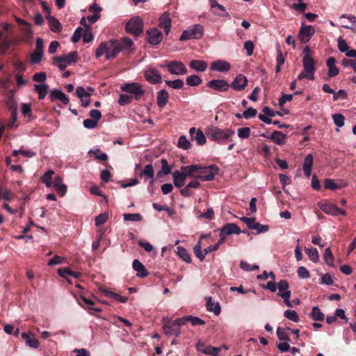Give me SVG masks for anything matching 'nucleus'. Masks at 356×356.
<instances>
[{"label":"nucleus","mask_w":356,"mask_h":356,"mask_svg":"<svg viewBox=\"0 0 356 356\" xmlns=\"http://www.w3.org/2000/svg\"><path fill=\"white\" fill-rule=\"evenodd\" d=\"M302 65L304 70L298 76V80L304 79L314 81L315 79L316 61L313 57V53L309 47H305L302 53Z\"/></svg>","instance_id":"1"},{"label":"nucleus","mask_w":356,"mask_h":356,"mask_svg":"<svg viewBox=\"0 0 356 356\" xmlns=\"http://www.w3.org/2000/svg\"><path fill=\"white\" fill-rule=\"evenodd\" d=\"M122 50L120 42L117 40H110L101 43L96 50V58L105 55L107 60L114 58Z\"/></svg>","instance_id":"2"},{"label":"nucleus","mask_w":356,"mask_h":356,"mask_svg":"<svg viewBox=\"0 0 356 356\" xmlns=\"http://www.w3.org/2000/svg\"><path fill=\"white\" fill-rule=\"evenodd\" d=\"M206 134L209 140L225 144L227 142H232V138L235 132L232 129H220L212 126L207 129Z\"/></svg>","instance_id":"3"},{"label":"nucleus","mask_w":356,"mask_h":356,"mask_svg":"<svg viewBox=\"0 0 356 356\" xmlns=\"http://www.w3.org/2000/svg\"><path fill=\"white\" fill-rule=\"evenodd\" d=\"M54 174V170H49L44 174L41 180L47 188L53 187L61 196H64L67 192V186L63 184V178L58 175L52 181L51 177Z\"/></svg>","instance_id":"4"},{"label":"nucleus","mask_w":356,"mask_h":356,"mask_svg":"<svg viewBox=\"0 0 356 356\" xmlns=\"http://www.w3.org/2000/svg\"><path fill=\"white\" fill-rule=\"evenodd\" d=\"M204 28L201 24H194L184 31L179 40H188L191 39H200L202 37Z\"/></svg>","instance_id":"5"},{"label":"nucleus","mask_w":356,"mask_h":356,"mask_svg":"<svg viewBox=\"0 0 356 356\" xmlns=\"http://www.w3.org/2000/svg\"><path fill=\"white\" fill-rule=\"evenodd\" d=\"M219 171L218 167L215 165H210L208 166H200L197 172V178L202 181H211L214 179L216 174Z\"/></svg>","instance_id":"6"},{"label":"nucleus","mask_w":356,"mask_h":356,"mask_svg":"<svg viewBox=\"0 0 356 356\" xmlns=\"http://www.w3.org/2000/svg\"><path fill=\"white\" fill-rule=\"evenodd\" d=\"M126 31L135 36L139 35L143 31V19L138 16L131 18L126 24Z\"/></svg>","instance_id":"7"},{"label":"nucleus","mask_w":356,"mask_h":356,"mask_svg":"<svg viewBox=\"0 0 356 356\" xmlns=\"http://www.w3.org/2000/svg\"><path fill=\"white\" fill-rule=\"evenodd\" d=\"M160 66L166 67L168 72L172 75L181 76L186 74L188 72L186 65L179 60H171L165 65H161Z\"/></svg>","instance_id":"8"},{"label":"nucleus","mask_w":356,"mask_h":356,"mask_svg":"<svg viewBox=\"0 0 356 356\" xmlns=\"http://www.w3.org/2000/svg\"><path fill=\"white\" fill-rule=\"evenodd\" d=\"M120 88L124 92L132 94L136 99H139L145 93L141 84L137 82L123 83Z\"/></svg>","instance_id":"9"},{"label":"nucleus","mask_w":356,"mask_h":356,"mask_svg":"<svg viewBox=\"0 0 356 356\" xmlns=\"http://www.w3.org/2000/svg\"><path fill=\"white\" fill-rule=\"evenodd\" d=\"M277 289L279 290L277 295L283 298L285 305L289 307H292L291 302L289 300L291 291L288 290V282L285 280H280L277 284Z\"/></svg>","instance_id":"10"},{"label":"nucleus","mask_w":356,"mask_h":356,"mask_svg":"<svg viewBox=\"0 0 356 356\" xmlns=\"http://www.w3.org/2000/svg\"><path fill=\"white\" fill-rule=\"evenodd\" d=\"M54 59L58 63L59 70H64L67 66L76 62L77 53L76 51L71 52L65 56H57Z\"/></svg>","instance_id":"11"},{"label":"nucleus","mask_w":356,"mask_h":356,"mask_svg":"<svg viewBox=\"0 0 356 356\" xmlns=\"http://www.w3.org/2000/svg\"><path fill=\"white\" fill-rule=\"evenodd\" d=\"M145 79L152 84L161 83V74L154 67H149L143 72Z\"/></svg>","instance_id":"12"},{"label":"nucleus","mask_w":356,"mask_h":356,"mask_svg":"<svg viewBox=\"0 0 356 356\" xmlns=\"http://www.w3.org/2000/svg\"><path fill=\"white\" fill-rule=\"evenodd\" d=\"M163 330L165 335L168 337H179L181 334L180 328L172 320H163Z\"/></svg>","instance_id":"13"},{"label":"nucleus","mask_w":356,"mask_h":356,"mask_svg":"<svg viewBox=\"0 0 356 356\" xmlns=\"http://www.w3.org/2000/svg\"><path fill=\"white\" fill-rule=\"evenodd\" d=\"M320 209L325 213L333 216L346 215V212L344 210L341 209L333 203L322 204L320 205Z\"/></svg>","instance_id":"14"},{"label":"nucleus","mask_w":356,"mask_h":356,"mask_svg":"<svg viewBox=\"0 0 356 356\" xmlns=\"http://www.w3.org/2000/svg\"><path fill=\"white\" fill-rule=\"evenodd\" d=\"M315 33L313 26H302L299 31L298 38L301 43H306L309 41Z\"/></svg>","instance_id":"15"},{"label":"nucleus","mask_w":356,"mask_h":356,"mask_svg":"<svg viewBox=\"0 0 356 356\" xmlns=\"http://www.w3.org/2000/svg\"><path fill=\"white\" fill-rule=\"evenodd\" d=\"M339 19L342 21V27L356 33V17L355 15L343 14L340 16Z\"/></svg>","instance_id":"16"},{"label":"nucleus","mask_w":356,"mask_h":356,"mask_svg":"<svg viewBox=\"0 0 356 356\" xmlns=\"http://www.w3.org/2000/svg\"><path fill=\"white\" fill-rule=\"evenodd\" d=\"M207 85L209 88L219 92H225L230 87V84L223 79H213L209 81Z\"/></svg>","instance_id":"17"},{"label":"nucleus","mask_w":356,"mask_h":356,"mask_svg":"<svg viewBox=\"0 0 356 356\" xmlns=\"http://www.w3.org/2000/svg\"><path fill=\"white\" fill-rule=\"evenodd\" d=\"M248 79L242 74L236 75L234 80L230 84V87L236 91H242L248 85Z\"/></svg>","instance_id":"18"},{"label":"nucleus","mask_w":356,"mask_h":356,"mask_svg":"<svg viewBox=\"0 0 356 356\" xmlns=\"http://www.w3.org/2000/svg\"><path fill=\"white\" fill-rule=\"evenodd\" d=\"M231 69V65L225 60H218L211 63L210 70L219 72H227Z\"/></svg>","instance_id":"19"},{"label":"nucleus","mask_w":356,"mask_h":356,"mask_svg":"<svg viewBox=\"0 0 356 356\" xmlns=\"http://www.w3.org/2000/svg\"><path fill=\"white\" fill-rule=\"evenodd\" d=\"M81 302H79V305L83 307L84 309H86L88 311V312L91 315H95L96 313H99L102 312L101 309L94 307L93 305H95L94 302L88 298H86V297L81 296Z\"/></svg>","instance_id":"20"},{"label":"nucleus","mask_w":356,"mask_h":356,"mask_svg":"<svg viewBox=\"0 0 356 356\" xmlns=\"http://www.w3.org/2000/svg\"><path fill=\"white\" fill-rule=\"evenodd\" d=\"M189 134L191 136V140H195L197 145H203L206 143V136L202 130H196L195 127H191L189 129Z\"/></svg>","instance_id":"21"},{"label":"nucleus","mask_w":356,"mask_h":356,"mask_svg":"<svg viewBox=\"0 0 356 356\" xmlns=\"http://www.w3.org/2000/svg\"><path fill=\"white\" fill-rule=\"evenodd\" d=\"M209 3L214 15L228 18L230 17L229 14L225 10V8L218 3L216 0H209Z\"/></svg>","instance_id":"22"},{"label":"nucleus","mask_w":356,"mask_h":356,"mask_svg":"<svg viewBox=\"0 0 356 356\" xmlns=\"http://www.w3.org/2000/svg\"><path fill=\"white\" fill-rule=\"evenodd\" d=\"M148 42L151 44H158L162 41L163 35L162 33L156 28H152L147 31Z\"/></svg>","instance_id":"23"},{"label":"nucleus","mask_w":356,"mask_h":356,"mask_svg":"<svg viewBox=\"0 0 356 356\" xmlns=\"http://www.w3.org/2000/svg\"><path fill=\"white\" fill-rule=\"evenodd\" d=\"M159 26L164 30V32L168 35L171 29V19L168 13H164L159 19Z\"/></svg>","instance_id":"24"},{"label":"nucleus","mask_w":356,"mask_h":356,"mask_svg":"<svg viewBox=\"0 0 356 356\" xmlns=\"http://www.w3.org/2000/svg\"><path fill=\"white\" fill-rule=\"evenodd\" d=\"M21 336L22 338L25 340L26 346L33 348H38L39 347L40 342L35 339V334L33 332H23Z\"/></svg>","instance_id":"25"},{"label":"nucleus","mask_w":356,"mask_h":356,"mask_svg":"<svg viewBox=\"0 0 356 356\" xmlns=\"http://www.w3.org/2000/svg\"><path fill=\"white\" fill-rule=\"evenodd\" d=\"M140 177L144 178L145 181L149 179V186L154 182V170L152 164H147L145 166L143 170L140 172Z\"/></svg>","instance_id":"26"},{"label":"nucleus","mask_w":356,"mask_h":356,"mask_svg":"<svg viewBox=\"0 0 356 356\" xmlns=\"http://www.w3.org/2000/svg\"><path fill=\"white\" fill-rule=\"evenodd\" d=\"M220 235H230L232 234H239L242 232L240 227L234 223H227L220 229Z\"/></svg>","instance_id":"27"},{"label":"nucleus","mask_w":356,"mask_h":356,"mask_svg":"<svg viewBox=\"0 0 356 356\" xmlns=\"http://www.w3.org/2000/svg\"><path fill=\"white\" fill-rule=\"evenodd\" d=\"M347 182L343 180H338L335 182L333 179H326L324 181V187L329 190H337L346 187Z\"/></svg>","instance_id":"28"},{"label":"nucleus","mask_w":356,"mask_h":356,"mask_svg":"<svg viewBox=\"0 0 356 356\" xmlns=\"http://www.w3.org/2000/svg\"><path fill=\"white\" fill-rule=\"evenodd\" d=\"M49 98L52 102L60 100L64 104H68L70 102L69 98L60 90H52L49 95Z\"/></svg>","instance_id":"29"},{"label":"nucleus","mask_w":356,"mask_h":356,"mask_svg":"<svg viewBox=\"0 0 356 356\" xmlns=\"http://www.w3.org/2000/svg\"><path fill=\"white\" fill-rule=\"evenodd\" d=\"M313 166V156L312 154H309L305 158L302 169L304 175L306 177L309 178L312 175V168Z\"/></svg>","instance_id":"30"},{"label":"nucleus","mask_w":356,"mask_h":356,"mask_svg":"<svg viewBox=\"0 0 356 356\" xmlns=\"http://www.w3.org/2000/svg\"><path fill=\"white\" fill-rule=\"evenodd\" d=\"M326 65L328 67L327 76L331 78L336 76L339 71L336 66V59L334 57H330L326 61Z\"/></svg>","instance_id":"31"},{"label":"nucleus","mask_w":356,"mask_h":356,"mask_svg":"<svg viewBox=\"0 0 356 356\" xmlns=\"http://www.w3.org/2000/svg\"><path fill=\"white\" fill-rule=\"evenodd\" d=\"M168 99H169V93L168 92V91L165 89H162L161 90H159L158 92H157V95H156V102H157V105L159 106V107L160 108H163L164 107L168 102Z\"/></svg>","instance_id":"32"},{"label":"nucleus","mask_w":356,"mask_h":356,"mask_svg":"<svg viewBox=\"0 0 356 356\" xmlns=\"http://www.w3.org/2000/svg\"><path fill=\"white\" fill-rule=\"evenodd\" d=\"M58 275L65 280L67 279L68 275L72 276L75 279H79L81 276V273L73 271L70 268L65 267L58 269Z\"/></svg>","instance_id":"33"},{"label":"nucleus","mask_w":356,"mask_h":356,"mask_svg":"<svg viewBox=\"0 0 356 356\" xmlns=\"http://www.w3.org/2000/svg\"><path fill=\"white\" fill-rule=\"evenodd\" d=\"M207 309L209 312H212L215 315L218 316L220 314L221 308L219 302H214L211 297H207Z\"/></svg>","instance_id":"34"},{"label":"nucleus","mask_w":356,"mask_h":356,"mask_svg":"<svg viewBox=\"0 0 356 356\" xmlns=\"http://www.w3.org/2000/svg\"><path fill=\"white\" fill-rule=\"evenodd\" d=\"M199 165H191L187 166H182L181 168V172H182L186 177H197V172Z\"/></svg>","instance_id":"35"},{"label":"nucleus","mask_w":356,"mask_h":356,"mask_svg":"<svg viewBox=\"0 0 356 356\" xmlns=\"http://www.w3.org/2000/svg\"><path fill=\"white\" fill-rule=\"evenodd\" d=\"M189 67L197 72H204L208 67V64L202 60H192L189 63Z\"/></svg>","instance_id":"36"},{"label":"nucleus","mask_w":356,"mask_h":356,"mask_svg":"<svg viewBox=\"0 0 356 356\" xmlns=\"http://www.w3.org/2000/svg\"><path fill=\"white\" fill-rule=\"evenodd\" d=\"M132 266L137 272V276L144 277L148 275V272L145 269L144 265L138 259L134 260Z\"/></svg>","instance_id":"37"},{"label":"nucleus","mask_w":356,"mask_h":356,"mask_svg":"<svg viewBox=\"0 0 356 356\" xmlns=\"http://www.w3.org/2000/svg\"><path fill=\"white\" fill-rule=\"evenodd\" d=\"M174 185L177 188L182 187L185 184L186 177L180 171H175L172 174Z\"/></svg>","instance_id":"38"},{"label":"nucleus","mask_w":356,"mask_h":356,"mask_svg":"<svg viewBox=\"0 0 356 356\" xmlns=\"http://www.w3.org/2000/svg\"><path fill=\"white\" fill-rule=\"evenodd\" d=\"M268 138L274 141L277 145H281L285 143L286 136L281 131H275L270 135Z\"/></svg>","instance_id":"39"},{"label":"nucleus","mask_w":356,"mask_h":356,"mask_svg":"<svg viewBox=\"0 0 356 356\" xmlns=\"http://www.w3.org/2000/svg\"><path fill=\"white\" fill-rule=\"evenodd\" d=\"M47 22L50 27V29L52 31L55 33H58L62 30V26L60 23L54 17H48Z\"/></svg>","instance_id":"40"},{"label":"nucleus","mask_w":356,"mask_h":356,"mask_svg":"<svg viewBox=\"0 0 356 356\" xmlns=\"http://www.w3.org/2000/svg\"><path fill=\"white\" fill-rule=\"evenodd\" d=\"M48 86L45 83L34 85V90L38 92L40 99H43L48 92Z\"/></svg>","instance_id":"41"},{"label":"nucleus","mask_w":356,"mask_h":356,"mask_svg":"<svg viewBox=\"0 0 356 356\" xmlns=\"http://www.w3.org/2000/svg\"><path fill=\"white\" fill-rule=\"evenodd\" d=\"M310 316L312 318L316 321H323L325 318L324 314L321 311L318 306L314 307L312 308Z\"/></svg>","instance_id":"42"},{"label":"nucleus","mask_w":356,"mask_h":356,"mask_svg":"<svg viewBox=\"0 0 356 356\" xmlns=\"http://www.w3.org/2000/svg\"><path fill=\"white\" fill-rule=\"evenodd\" d=\"M104 293L106 297L112 298L115 299L116 301H118L122 303H125L128 300V298L127 297L121 296L120 295L108 290H104Z\"/></svg>","instance_id":"43"},{"label":"nucleus","mask_w":356,"mask_h":356,"mask_svg":"<svg viewBox=\"0 0 356 356\" xmlns=\"http://www.w3.org/2000/svg\"><path fill=\"white\" fill-rule=\"evenodd\" d=\"M305 253L307 254L309 259L314 263H316L319 259L318 252L316 248H305Z\"/></svg>","instance_id":"44"},{"label":"nucleus","mask_w":356,"mask_h":356,"mask_svg":"<svg viewBox=\"0 0 356 356\" xmlns=\"http://www.w3.org/2000/svg\"><path fill=\"white\" fill-rule=\"evenodd\" d=\"M177 254L184 261H186L187 263L191 262V256L184 248H183L181 246L177 247Z\"/></svg>","instance_id":"45"},{"label":"nucleus","mask_w":356,"mask_h":356,"mask_svg":"<svg viewBox=\"0 0 356 356\" xmlns=\"http://www.w3.org/2000/svg\"><path fill=\"white\" fill-rule=\"evenodd\" d=\"M290 330L289 327L283 328V327H277V335L280 340L284 341H289L290 339L287 334V331Z\"/></svg>","instance_id":"46"},{"label":"nucleus","mask_w":356,"mask_h":356,"mask_svg":"<svg viewBox=\"0 0 356 356\" xmlns=\"http://www.w3.org/2000/svg\"><path fill=\"white\" fill-rule=\"evenodd\" d=\"M165 83L168 86L172 89H181L184 86V81L179 79L173 81L165 80Z\"/></svg>","instance_id":"47"},{"label":"nucleus","mask_w":356,"mask_h":356,"mask_svg":"<svg viewBox=\"0 0 356 356\" xmlns=\"http://www.w3.org/2000/svg\"><path fill=\"white\" fill-rule=\"evenodd\" d=\"M201 78L197 75H191L186 78V84L189 86H197L202 83Z\"/></svg>","instance_id":"48"},{"label":"nucleus","mask_w":356,"mask_h":356,"mask_svg":"<svg viewBox=\"0 0 356 356\" xmlns=\"http://www.w3.org/2000/svg\"><path fill=\"white\" fill-rule=\"evenodd\" d=\"M43 53L33 51L30 55V63L32 65L38 64L41 62Z\"/></svg>","instance_id":"49"},{"label":"nucleus","mask_w":356,"mask_h":356,"mask_svg":"<svg viewBox=\"0 0 356 356\" xmlns=\"http://www.w3.org/2000/svg\"><path fill=\"white\" fill-rule=\"evenodd\" d=\"M123 219L124 221L140 222L143 217L140 213H124Z\"/></svg>","instance_id":"50"},{"label":"nucleus","mask_w":356,"mask_h":356,"mask_svg":"<svg viewBox=\"0 0 356 356\" xmlns=\"http://www.w3.org/2000/svg\"><path fill=\"white\" fill-rule=\"evenodd\" d=\"M323 259L325 262L330 266H333L334 265V256L332 253V251L330 248H327L325 250Z\"/></svg>","instance_id":"51"},{"label":"nucleus","mask_w":356,"mask_h":356,"mask_svg":"<svg viewBox=\"0 0 356 356\" xmlns=\"http://www.w3.org/2000/svg\"><path fill=\"white\" fill-rule=\"evenodd\" d=\"M284 316L289 320L298 323L300 321L299 316L295 310H286L284 312Z\"/></svg>","instance_id":"52"},{"label":"nucleus","mask_w":356,"mask_h":356,"mask_svg":"<svg viewBox=\"0 0 356 356\" xmlns=\"http://www.w3.org/2000/svg\"><path fill=\"white\" fill-rule=\"evenodd\" d=\"M88 154H93L95 155V159L97 160L106 161L108 159L107 154L104 152H101L99 149H90L88 152Z\"/></svg>","instance_id":"53"},{"label":"nucleus","mask_w":356,"mask_h":356,"mask_svg":"<svg viewBox=\"0 0 356 356\" xmlns=\"http://www.w3.org/2000/svg\"><path fill=\"white\" fill-rule=\"evenodd\" d=\"M194 253L195 254V256L200 259V260L202 261L204 260V259L205 258V255L207 254H205V250L204 251V252H202V247H201V242L200 241H199L197 244L195 245L194 248Z\"/></svg>","instance_id":"54"},{"label":"nucleus","mask_w":356,"mask_h":356,"mask_svg":"<svg viewBox=\"0 0 356 356\" xmlns=\"http://www.w3.org/2000/svg\"><path fill=\"white\" fill-rule=\"evenodd\" d=\"M191 142L186 138V136H181L178 140V147L183 149H188L191 148Z\"/></svg>","instance_id":"55"},{"label":"nucleus","mask_w":356,"mask_h":356,"mask_svg":"<svg viewBox=\"0 0 356 356\" xmlns=\"http://www.w3.org/2000/svg\"><path fill=\"white\" fill-rule=\"evenodd\" d=\"M220 348L211 346H207L203 350V353L208 355L218 356Z\"/></svg>","instance_id":"56"},{"label":"nucleus","mask_w":356,"mask_h":356,"mask_svg":"<svg viewBox=\"0 0 356 356\" xmlns=\"http://www.w3.org/2000/svg\"><path fill=\"white\" fill-rule=\"evenodd\" d=\"M250 129L249 127L239 128L237 131L238 136L241 139H246L250 136Z\"/></svg>","instance_id":"57"},{"label":"nucleus","mask_w":356,"mask_h":356,"mask_svg":"<svg viewBox=\"0 0 356 356\" xmlns=\"http://www.w3.org/2000/svg\"><path fill=\"white\" fill-rule=\"evenodd\" d=\"M241 220L243 221L250 229H254L257 223L255 218L242 217Z\"/></svg>","instance_id":"58"},{"label":"nucleus","mask_w":356,"mask_h":356,"mask_svg":"<svg viewBox=\"0 0 356 356\" xmlns=\"http://www.w3.org/2000/svg\"><path fill=\"white\" fill-rule=\"evenodd\" d=\"M161 170L159 174H163L165 175H169L171 172V167L168 165V161L165 159L161 160Z\"/></svg>","instance_id":"59"},{"label":"nucleus","mask_w":356,"mask_h":356,"mask_svg":"<svg viewBox=\"0 0 356 356\" xmlns=\"http://www.w3.org/2000/svg\"><path fill=\"white\" fill-rule=\"evenodd\" d=\"M332 119L334 124L338 127H342L344 125V117L342 114L336 113L332 115Z\"/></svg>","instance_id":"60"},{"label":"nucleus","mask_w":356,"mask_h":356,"mask_svg":"<svg viewBox=\"0 0 356 356\" xmlns=\"http://www.w3.org/2000/svg\"><path fill=\"white\" fill-rule=\"evenodd\" d=\"M19 154L27 158H31L35 154L33 152L26 149H15L13 152V155L15 156H17Z\"/></svg>","instance_id":"61"},{"label":"nucleus","mask_w":356,"mask_h":356,"mask_svg":"<svg viewBox=\"0 0 356 356\" xmlns=\"http://www.w3.org/2000/svg\"><path fill=\"white\" fill-rule=\"evenodd\" d=\"M15 20L17 21V22L18 23V24L19 26H22L23 31L25 33H29L31 32V26L30 24H29L26 21H24V19H20L19 17H15Z\"/></svg>","instance_id":"62"},{"label":"nucleus","mask_w":356,"mask_h":356,"mask_svg":"<svg viewBox=\"0 0 356 356\" xmlns=\"http://www.w3.org/2000/svg\"><path fill=\"white\" fill-rule=\"evenodd\" d=\"M338 48L339 50L342 53H346L350 47L347 44L345 40L342 39L341 38H339L338 39Z\"/></svg>","instance_id":"63"},{"label":"nucleus","mask_w":356,"mask_h":356,"mask_svg":"<svg viewBox=\"0 0 356 356\" xmlns=\"http://www.w3.org/2000/svg\"><path fill=\"white\" fill-rule=\"evenodd\" d=\"M342 65L344 67H350L356 72V59H343L342 60Z\"/></svg>","instance_id":"64"}]
</instances>
